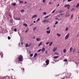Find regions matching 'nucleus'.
<instances>
[{
    "mask_svg": "<svg viewBox=\"0 0 79 79\" xmlns=\"http://www.w3.org/2000/svg\"><path fill=\"white\" fill-rule=\"evenodd\" d=\"M23 56H22V55H20L19 57L18 61H19V62L20 61H22L23 60Z\"/></svg>",
    "mask_w": 79,
    "mask_h": 79,
    "instance_id": "obj_1",
    "label": "nucleus"
},
{
    "mask_svg": "<svg viewBox=\"0 0 79 79\" xmlns=\"http://www.w3.org/2000/svg\"><path fill=\"white\" fill-rule=\"evenodd\" d=\"M69 37V33H68L65 36V40H67Z\"/></svg>",
    "mask_w": 79,
    "mask_h": 79,
    "instance_id": "obj_2",
    "label": "nucleus"
},
{
    "mask_svg": "<svg viewBox=\"0 0 79 79\" xmlns=\"http://www.w3.org/2000/svg\"><path fill=\"white\" fill-rule=\"evenodd\" d=\"M49 60H48V59H47L46 61H45V63H46V65L47 66V65H48L49 64Z\"/></svg>",
    "mask_w": 79,
    "mask_h": 79,
    "instance_id": "obj_3",
    "label": "nucleus"
},
{
    "mask_svg": "<svg viewBox=\"0 0 79 79\" xmlns=\"http://www.w3.org/2000/svg\"><path fill=\"white\" fill-rule=\"evenodd\" d=\"M43 23H49V20L48 19H46L43 21Z\"/></svg>",
    "mask_w": 79,
    "mask_h": 79,
    "instance_id": "obj_4",
    "label": "nucleus"
},
{
    "mask_svg": "<svg viewBox=\"0 0 79 79\" xmlns=\"http://www.w3.org/2000/svg\"><path fill=\"white\" fill-rule=\"evenodd\" d=\"M41 51L42 52H44L45 51V48H43L41 50Z\"/></svg>",
    "mask_w": 79,
    "mask_h": 79,
    "instance_id": "obj_5",
    "label": "nucleus"
},
{
    "mask_svg": "<svg viewBox=\"0 0 79 79\" xmlns=\"http://www.w3.org/2000/svg\"><path fill=\"white\" fill-rule=\"evenodd\" d=\"M37 16V15H34L32 17V18H36Z\"/></svg>",
    "mask_w": 79,
    "mask_h": 79,
    "instance_id": "obj_6",
    "label": "nucleus"
},
{
    "mask_svg": "<svg viewBox=\"0 0 79 79\" xmlns=\"http://www.w3.org/2000/svg\"><path fill=\"white\" fill-rule=\"evenodd\" d=\"M57 49V48H54L53 50V52H55V51H56V50Z\"/></svg>",
    "mask_w": 79,
    "mask_h": 79,
    "instance_id": "obj_7",
    "label": "nucleus"
},
{
    "mask_svg": "<svg viewBox=\"0 0 79 79\" xmlns=\"http://www.w3.org/2000/svg\"><path fill=\"white\" fill-rule=\"evenodd\" d=\"M36 40H37V42H39V41H40V38H37Z\"/></svg>",
    "mask_w": 79,
    "mask_h": 79,
    "instance_id": "obj_8",
    "label": "nucleus"
},
{
    "mask_svg": "<svg viewBox=\"0 0 79 79\" xmlns=\"http://www.w3.org/2000/svg\"><path fill=\"white\" fill-rule=\"evenodd\" d=\"M72 50H73V47H71L70 49V52H72Z\"/></svg>",
    "mask_w": 79,
    "mask_h": 79,
    "instance_id": "obj_9",
    "label": "nucleus"
},
{
    "mask_svg": "<svg viewBox=\"0 0 79 79\" xmlns=\"http://www.w3.org/2000/svg\"><path fill=\"white\" fill-rule=\"evenodd\" d=\"M59 57V56H54V59H56V58H58Z\"/></svg>",
    "mask_w": 79,
    "mask_h": 79,
    "instance_id": "obj_10",
    "label": "nucleus"
},
{
    "mask_svg": "<svg viewBox=\"0 0 79 79\" xmlns=\"http://www.w3.org/2000/svg\"><path fill=\"white\" fill-rule=\"evenodd\" d=\"M46 33L48 34H50V30L47 31H46Z\"/></svg>",
    "mask_w": 79,
    "mask_h": 79,
    "instance_id": "obj_11",
    "label": "nucleus"
},
{
    "mask_svg": "<svg viewBox=\"0 0 79 79\" xmlns=\"http://www.w3.org/2000/svg\"><path fill=\"white\" fill-rule=\"evenodd\" d=\"M15 19L16 20H20V18H16Z\"/></svg>",
    "mask_w": 79,
    "mask_h": 79,
    "instance_id": "obj_12",
    "label": "nucleus"
},
{
    "mask_svg": "<svg viewBox=\"0 0 79 79\" xmlns=\"http://www.w3.org/2000/svg\"><path fill=\"white\" fill-rule=\"evenodd\" d=\"M79 3H78L77 6H76V8H79Z\"/></svg>",
    "mask_w": 79,
    "mask_h": 79,
    "instance_id": "obj_13",
    "label": "nucleus"
},
{
    "mask_svg": "<svg viewBox=\"0 0 79 79\" xmlns=\"http://www.w3.org/2000/svg\"><path fill=\"white\" fill-rule=\"evenodd\" d=\"M42 42H41L38 45L39 47H40V45H42Z\"/></svg>",
    "mask_w": 79,
    "mask_h": 79,
    "instance_id": "obj_14",
    "label": "nucleus"
},
{
    "mask_svg": "<svg viewBox=\"0 0 79 79\" xmlns=\"http://www.w3.org/2000/svg\"><path fill=\"white\" fill-rule=\"evenodd\" d=\"M23 26H26V27H27V25L26 23H24L23 24Z\"/></svg>",
    "mask_w": 79,
    "mask_h": 79,
    "instance_id": "obj_15",
    "label": "nucleus"
},
{
    "mask_svg": "<svg viewBox=\"0 0 79 79\" xmlns=\"http://www.w3.org/2000/svg\"><path fill=\"white\" fill-rule=\"evenodd\" d=\"M10 23H13V19H10Z\"/></svg>",
    "mask_w": 79,
    "mask_h": 79,
    "instance_id": "obj_16",
    "label": "nucleus"
},
{
    "mask_svg": "<svg viewBox=\"0 0 79 79\" xmlns=\"http://www.w3.org/2000/svg\"><path fill=\"white\" fill-rule=\"evenodd\" d=\"M52 44H53V42H51L49 44V46H52Z\"/></svg>",
    "mask_w": 79,
    "mask_h": 79,
    "instance_id": "obj_17",
    "label": "nucleus"
},
{
    "mask_svg": "<svg viewBox=\"0 0 79 79\" xmlns=\"http://www.w3.org/2000/svg\"><path fill=\"white\" fill-rule=\"evenodd\" d=\"M64 53H66V49H65L63 51Z\"/></svg>",
    "mask_w": 79,
    "mask_h": 79,
    "instance_id": "obj_18",
    "label": "nucleus"
},
{
    "mask_svg": "<svg viewBox=\"0 0 79 79\" xmlns=\"http://www.w3.org/2000/svg\"><path fill=\"white\" fill-rule=\"evenodd\" d=\"M70 8V5H68V6H67L68 9H69Z\"/></svg>",
    "mask_w": 79,
    "mask_h": 79,
    "instance_id": "obj_19",
    "label": "nucleus"
},
{
    "mask_svg": "<svg viewBox=\"0 0 79 79\" xmlns=\"http://www.w3.org/2000/svg\"><path fill=\"white\" fill-rule=\"evenodd\" d=\"M20 12H21V13H23V12H24V10H20Z\"/></svg>",
    "mask_w": 79,
    "mask_h": 79,
    "instance_id": "obj_20",
    "label": "nucleus"
},
{
    "mask_svg": "<svg viewBox=\"0 0 79 79\" xmlns=\"http://www.w3.org/2000/svg\"><path fill=\"white\" fill-rule=\"evenodd\" d=\"M57 35L59 37H60V36H61V35L60 34H59L58 33H57Z\"/></svg>",
    "mask_w": 79,
    "mask_h": 79,
    "instance_id": "obj_21",
    "label": "nucleus"
},
{
    "mask_svg": "<svg viewBox=\"0 0 79 79\" xmlns=\"http://www.w3.org/2000/svg\"><path fill=\"white\" fill-rule=\"evenodd\" d=\"M37 53H36L35 54L34 57H35L36 56H37Z\"/></svg>",
    "mask_w": 79,
    "mask_h": 79,
    "instance_id": "obj_22",
    "label": "nucleus"
},
{
    "mask_svg": "<svg viewBox=\"0 0 79 79\" xmlns=\"http://www.w3.org/2000/svg\"><path fill=\"white\" fill-rule=\"evenodd\" d=\"M16 3H14L12 4V5L13 6H16Z\"/></svg>",
    "mask_w": 79,
    "mask_h": 79,
    "instance_id": "obj_23",
    "label": "nucleus"
},
{
    "mask_svg": "<svg viewBox=\"0 0 79 79\" xmlns=\"http://www.w3.org/2000/svg\"><path fill=\"white\" fill-rule=\"evenodd\" d=\"M65 31H68V27H66V28L65 29Z\"/></svg>",
    "mask_w": 79,
    "mask_h": 79,
    "instance_id": "obj_24",
    "label": "nucleus"
},
{
    "mask_svg": "<svg viewBox=\"0 0 79 79\" xmlns=\"http://www.w3.org/2000/svg\"><path fill=\"white\" fill-rule=\"evenodd\" d=\"M29 47V45L28 44H26V47Z\"/></svg>",
    "mask_w": 79,
    "mask_h": 79,
    "instance_id": "obj_25",
    "label": "nucleus"
},
{
    "mask_svg": "<svg viewBox=\"0 0 79 79\" xmlns=\"http://www.w3.org/2000/svg\"><path fill=\"white\" fill-rule=\"evenodd\" d=\"M1 58H3V53H1Z\"/></svg>",
    "mask_w": 79,
    "mask_h": 79,
    "instance_id": "obj_26",
    "label": "nucleus"
},
{
    "mask_svg": "<svg viewBox=\"0 0 79 79\" xmlns=\"http://www.w3.org/2000/svg\"><path fill=\"white\" fill-rule=\"evenodd\" d=\"M51 16V15H49V16H46V17H44V19H45V18H48V17H49V16Z\"/></svg>",
    "mask_w": 79,
    "mask_h": 79,
    "instance_id": "obj_27",
    "label": "nucleus"
},
{
    "mask_svg": "<svg viewBox=\"0 0 79 79\" xmlns=\"http://www.w3.org/2000/svg\"><path fill=\"white\" fill-rule=\"evenodd\" d=\"M24 3V2L23 1H20V3Z\"/></svg>",
    "mask_w": 79,
    "mask_h": 79,
    "instance_id": "obj_28",
    "label": "nucleus"
},
{
    "mask_svg": "<svg viewBox=\"0 0 79 79\" xmlns=\"http://www.w3.org/2000/svg\"><path fill=\"white\" fill-rule=\"evenodd\" d=\"M76 52V49H74L73 51V53H74V52Z\"/></svg>",
    "mask_w": 79,
    "mask_h": 79,
    "instance_id": "obj_29",
    "label": "nucleus"
},
{
    "mask_svg": "<svg viewBox=\"0 0 79 79\" xmlns=\"http://www.w3.org/2000/svg\"><path fill=\"white\" fill-rule=\"evenodd\" d=\"M74 10H75V9H74V8H72V10H71V11H74Z\"/></svg>",
    "mask_w": 79,
    "mask_h": 79,
    "instance_id": "obj_30",
    "label": "nucleus"
},
{
    "mask_svg": "<svg viewBox=\"0 0 79 79\" xmlns=\"http://www.w3.org/2000/svg\"><path fill=\"white\" fill-rule=\"evenodd\" d=\"M41 50H42V49H40L38 50L37 51V52H40V51H41Z\"/></svg>",
    "mask_w": 79,
    "mask_h": 79,
    "instance_id": "obj_31",
    "label": "nucleus"
},
{
    "mask_svg": "<svg viewBox=\"0 0 79 79\" xmlns=\"http://www.w3.org/2000/svg\"><path fill=\"white\" fill-rule=\"evenodd\" d=\"M8 40H10V39H11V38L10 36H8Z\"/></svg>",
    "mask_w": 79,
    "mask_h": 79,
    "instance_id": "obj_32",
    "label": "nucleus"
},
{
    "mask_svg": "<svg viewBox=\"0 0 79 79\" xmlns=\"http://www.w3.org/2000/svg\"><path fill=\"white\" fill-rule=\"evenodd\" d=\"M31 43H30L29 44H28V47H30V46H31Z\"/></svg>",
    "mask_w": 79,
    "mask_h": 79,
    "instance_id": "obj_33",
    "label": "nucleus"
},
{
    "mask_svg": "<svg viewBox=\"0 0 79 79\" xmlns=\"http://www.w3.org/2000/svg\"><path fill=\"white\" fill-rule=\"evenodd\" d=\"M39 20H40V19L38 18V19L37 20H36V22H38V21H39Z\"/></svg>",
    "mask_w": 79,
    "mask_h": 79,
    "instance_id": "obj_34",
    "label": "nucleus"
},
{
    "mask_svg": "<svg viewBox=\"0 0 79 79\" xmlns=\"http://www.w3.org/2000/svg\"><path fill=\"white\" fill-rule=\"evenodd\" d=\"M14 31L15 32H16V31H17V29H16V28H15L14 29Z\"/></svg>",
    "mask_w": 79,
    "mask_h": 79,
    "instance_id": "obj_35",
    "label": "nucleus"
},
{
    "mask_svg": "<svg viewBox=\"0 0 79 79\" xmlns=\"http://www.w3.org/2000/svg\"><path fill=\"white\" fill-rule=\"evenodd\" d=\"M43 2L45 3V0H43Z\"/></svg>",
    "mask_w": 79,
    "mask_h": 79,
    "instance_id": "obj_36",
    "label": "nucleus"
},
{
    "mask_svg": "<svg viewBox=\"0 0 79 79\" xmlns=\"http://www.w3.org/2000/svg\"><path fill=\"white\" fill-rule=\"evenodd\" d=\"M30 56L32 57L33 56V54H31L30 55Z\"/></svg>",
    "mask_w": 79,
    "mask_h": 79,
    "instance_id": "obj_37",
    "label": "nucleus"
},
{
    "mask_svg": "<svg viewBox=\"0 0 79 79\" xmlns=\"http://www.w3.org/2000/svg\"><path fill=\"white\" fill-rule=\"evenodd\" d=\"M36 29V27H35L33 28V31H35V30Z\"/></svg>",
    "mask_w": 79,
    "mask_h": 79,
    "instance_id": "obj_38",
    "label": "nucleus"
},
{
    "mask_svg": "<svg viewBox=\"0 0 79 79\" xmlns=\"http://www.w3.org/2000/svg\"><path fill=\"white\" fill-rule=\"evenodd\" d=\"M49 43H50V42H47L46 43V44L47 45H48V44Z\"/></svg>",
    "mask_w": 79,
    "mask_h": 79,
    "instance_id": "obj_39",
    "label": "nucleus"
},
{
    "mask_svg": "<svg viewBox=\"0 0 79 79\" xmlns=\"http://www.w3.org/2000/svg\"><path fill=\"white\" fill-rule=\"evenodd\" d=\"M55 10H54L52 12V13H55Z\"/></svg>",
    "mask_w": 79,
    "mask_h": 79,
    "instance_id": "obj_40",
    "label": "nucleus"
},
{
    "mask_svg": "<svg viewBox=\"0 0 79 79\" xmlns=\"http://www.w3.org/2000/svg\"><path fill=\"white\" fill-rule=\"evenodd\" d=\"M58 21H57L55 23V25H56V24H58Z\"/></svg>",
    "mask_w": 79,
    "mask_h": 79,
    "instance_id": "obj_41",
    "label": "nucleus"
},
{
    "mask_svg": "<svg viewBox=\"0 0 79 79\" xmlns=\"http://www.w3.org/2000/svg\"><path fill=\"white\" fill-rule=\"evenodd\" d=\"M34 24L33 23H32L30 25V26H32V25H33Z\"/></svg>",
    "mask_w": 79,
    "mask_h": 79,
    "instance_id": "obj_42",
    "label": "nucleus"
},
{
    "mask_svg": "<svg viewBox=\"0 0 79 79\" xmlns=\"http://www.w3.org/2000/svg\"><path fill=\"white\" fill-rule=\"evenodd\" d=\"M43 13L44 15H46V12H43Z\"/></svg>",
    "mask_w": 79,
    "mask_h": 79,
    "instance_id": "obj_43",
    "label": "nucleus"
},
{
    "mask_svg": "<svg viewBox=\"0 0 79 79\" xmlns=\"http://www.w3.org/2000/svg\"><path fill=\"white\" fill-rule=\"evenodd\" d=\"M73 0H68V2H71V1H72Z\"/></svg>",
    "mask_w": 79,
    "mask_h": 79,
    "instance_id": "obj_44",
    "label": "nucleus"
},
{
    "mask_svg": "<svg viewBox=\"0 0 79 79\" xmlns=\"http://www.w3.org/2000/svg\"><path fill=\"white\" fill-rule=\"evenodd\" d=\"M73 15H72L71 18H73Z\"/></svg>",
    "mask_w": 79,
    "mask_h": 79,
    "instance_id": "obj_45",
    "label": "nucleus"
},
{
    "mask_svg": "<svg viewBox=\"0 0 79 79\" xmlns=\"http://www.w3.org/2000/svg\"><path fill=\"white\" fill-rule=\"evenodd\" d=\"M64 61H67V60H66V59H64Z\"/></svg>",
    "mask_w": 79,
    "mask_h": 79,
    "instance_id": "obj_46",
    "label": "nucleus"
},
{
    "mask_svg": "<svg viewBox=\"0 0 79 79\" xmlns=\"http://www.w3.org/2000/svg\"><path fill=\"white\" fill-rule=\"evenodd\" d=\"M68 5H65L64 6V7H66L67 6H68Z\"/></svg>",
    "mask_w": 79,
    "mask_h": 79,
    "instance_id": "obj_47",
    "label": "nucleus"
},
{
    "mask_svg": "<svg viewBox=\"0 0 79 79\" xmlns=\"http://www.w3.org/2000/svg\"><path fill=\"white\" fill-rule=\"evenodd\" d=\"M49 29H50V27H48L47 28V30Z\"/></svg>",
    "mask_w": 79,
    "mask_h": 79,
    "instance_id": "obj_48",
    "label": "nucleus"
},
{
    "mask_svg": "<svg viewBox=\"0 0 79 79\" xmlns=\"http://www.w3.org/2000/svg\"><path fill=\"white\" fill-rule=\"evenodd\" d=\"M9 16L10 17V18H11V15H9Z\"/></svg>",
    "mask_w": 79,
    "mask_h": 79,
    "instance_id": "obj_49",
    "label": "nucleus"
},
{
    "mask_svg": "<svg viewBox=\"0 0 79 79\" xmlns=\"http://www.w3.org/2000/svg\"><path fill=\"white\" fill-rule=\"evenodd\" d=\"M60 5V4H58L57 6H56L57 7H58V6H59Z\"/></svg>",
    "mask_w": 79,
    "mask_h": 79,
    "instance_id": "obj_50",
    "label": "nucleus"
},
{
    "mask_svg": "<svg viewBox=\"0 0 79 79\" xmlns=\"http://www.w3.org/2000/svg\"><path fill=\"white\" fill-rule=\"evenodd\" d=\"M55 54L56 55H58V53L57 52H55Z\"/></svg>",
    "mask_w": 79,
    "mask_h": 79,
    "instance_id": "obj_51",
    "label": "nucleus"
},
{
    "mask_svg": "<svg viewBox=\"0 0 79 79\" xmlns=\"http://www.w3.org/2000/svg\"><path fill=\"white\" fill-rule=\"evenodd\" d=\"M27 32V30H26V31H25V32Z\"/></svg>",
    "mask_w": 79,
    "mask_h": 79,
    "instance_id": "obj_52",
    "label": "nucleus"
},
{
    "mask_svg": "<svg viewBox=\"0 0 79 79\" xmlns=\"http://www.w3.org/2000/svg\"><path fill=\"white\" fill-rule=\"evenodd\" d=\"M21 45H23V43L22 42L21 43Z\"/></svg>",
    "mask_w": 79,
    "mask_h": 79,
    "instance_id": "obj_53",
    "label": "nucleus"
},
{
    "mask_svg": "<svg viewBox=\"0 0 79 79\" xmlns=\"http://www.w3.org/2000/svg\"><path fill=\"white\" fill-rule=\"evenodd\" d=\"M53 27H56V26H55V25H54L53 26Z\"/></svg>",
    "mask_w": 79,
    "mask_h": 79,
    "instance_id": "obj_54",
    "label": "nucleus"
},
{
    "mask_svg": "<svg viewBox=\"0 0 79 79\" xmlns=\"http://www.w3.org/2000/svg\"><path fill=\"white\" fill-rule=\"evenodd\" d=\"M79 36V34H78L77 35V37H78Z\"/></svg>",
    "mask_w": 79,
    "mask_h": 79,
    "instance_id": "obj_55",
    "label": "nucleus"
},
{
    "mask_svg": "<svg viewBox=\"0 0 79 79\" xmlns=\"http://www.w3.org/2000/svg\"><path fill=\"white\" fill-rule=\"evenodd\" d=\"M26 3H27V2H25V4H26Z\"/></svg>",
    "mask_w": 79,
    "mask_h": 79,
    "instance_id": "obj_56",
    "label": "nucleus"
},
{
    "mask_svg": "<svg viewBox=\"0 0 79 79\" xmlns=\"http://www.w3.org/2000/svg\"><path fill=\"white\" fill-rule=\"evenodd\" d=\"M33 23H35V21H34Z\"/></svg>",
    "mask_w": 79,
    "mask_h": 79,
    "instance_id": "obj_57",
    "label": "nucleus"
},
{
    "mask_svg": "<svg viewBox=\"0 0 79 79\" xmlns=\"http://www.w3.org/2000/svg\"><path fill=\"white\" fill-rule=\"evenodd\" d=\"M33 39H35V37L34 36V37H33Z\"/></svg>",
    "mask_w": 79,
    "mask_h": 79,
    "instance_id": "obj_58",
    "label": "nucleus"
},
{
    "mask_svg": "<svg viewBox=\"0 0 79 79\" xmlns=\"http://www.w3.org/2000/svg\"><path fill=\"white\" fill-rule=\"evenodd\" d=\"M61 12H62V11H60V13H61Z\"/></svg>",
    "mask_w": 79,
    "mask_h": 79,
    "instance_id": "obj_59",
    "label": "nucleus"
},
{
    "mask_svg": "<svg viewBox=\"0 0 79 79\" xmlns=\"http://www.w3.org/2000/svg\"><path fill=\"white\" fill-rule=\"evenodd\" d=\"M49 4L50 5H51V2H49Z\"/></svg>",
    "mask_w": 79,
    "mask_h": 79,
    "instance_id": "obj_60",
    "label": "nucleus"
},
{
    "mask_svg": "<svg viewBox=\"0 0 79 79\" xmlns=\"http://www.w3.org/2000/svg\"><path fill=\"white\" fill-rule=\"evenodd\" d=\"M45 53H47V51L45 52Z\"/></svg>",
    "mask_w": 79,
    "mask_h": 79,
    "instance_id": "obj_61",
    "label": "nucleus"
},
{
    "mask_svg": "<svg viewBox=\"0 0 79 79\" xmlns=\"http://www.w3.org/2000/svg\"><path fill=\"white\" fill-rule=\"evenodd\" d=\"M23 71H24V69L23 68Z\"/></svg>",
    "mask_w": 79,
    "mask_h": 79,
    "instance_id": "obj_62",
    "label": "nucleus"
},
{
    "mask_svg": "<svg viewBox=\"0 0 79 79\" xmlns=\"http://www.w3.org/2000/svg\"><path fill=\"white\" fill-rule=\"evenodd\" d=\"M64 1H65V0H63V2H64Z\"/></svg>",
    "mask_w": 79,
    "mask_h": 79,
    "instance_id": "obj_63",
    "label": "nucleus"
},
{
    "mask_svg": "<svg viewBox=\"0 0 79 79\" xmlns=\"http://www.w3.org/2000/svg\"><path fill=\"white\" fill-rule=\"evenodd\" d=\"M2 79V78H1L0 77V79Z\"/></svg>",
    "mask_w": 79,
    "mask_h": 79,
    "instance_id": "obj_64",
    "label": "nucleus"
}]
</instances>
